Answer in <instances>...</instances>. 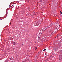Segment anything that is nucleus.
<instances>
[{"mask_svg":"<svg viewBox=\"0 0 62 62\" xmlns=\"http://www.w3.org/2000/svg\"><path fill=\"white\" fill-rule=\"evenodd\" d=\"M45 61H46V62H47V61L46 60Z\"/></svg>","mask_w":62,"mask_h":62,"instance_id":"obj_8","label":"nucleus"},{"mask_svg":"<svg viewBox=\"0 0 62 62\" xmlns=\"http://www.w3.org/2000/svg\"><path fill=\"white\" fill-rule=\"evenodd\" d=\"M32 15L33 16L35 15V12H33L32 13Z\"/></svg>","mask_w":62,"mask_h":62,"instance_id":"obj_2","label":"nucleus"},{"mask_svg":"<svg viewBox=\"0 0 62 62\" xmlns=\"http://www.w3.org/2000/svg\"><path fill=\"white\" fill-rule=\"evenodd\" d=\"M60 12L61 14H62V12H61V11H60Z\"/></svg>","mask_w":62,"mask_h":62,"instance_id":"obj_7","label":"nucleus"},{"mask_svg":"<svg viewBox=\"0 0 62 62\" xmlns=\"http://www.w3.org/2000/svg\"><path fill=\"white\" fill-rule=\"evenodd\" d=\"M46 51V49H45L43 51Z\"/></svg>","mask_w":62,"mask_h":62,"instance_id":"obj_6","label":"nucleus"},{"mask_svg":"<svg viewBox=\"0 0 62 62\" xmlns=\"http://www.w3.org/2000/svg\"><path fill=\"white\" fill-rule=\"evenodd\" d=\"M61 51H62V50Z\"/></svg>","mask_w":62,"mask_h":62,"instance_id":"obj_11","label":"nucleus"},{"mask_svg":"<svg viewBox=\"0 0 62 62\" xmlns=\"http://www.w3.org/2000/svg\"><path fill=\"white\" fill-rule=\"evenodd\" d=\"M59 57H60V56H59Z\"/></svg>","mask_w":62,"mask_h":62,"instance_id":"obj_10","label":"nucleus"},{"mask_svg":"<svg viewBox=\"0 0 62 62\" xmlns=\"http://www.w3.org/2000/svg\"><path fill=\"white\" fill-rule=\"evenodd\" d=\"M38 49V47H36L35 48V50H36V49Z\"/></svg>","mask_w":62,"mask_h":62,"instance_id":"obj_5","label":"nucleus"},{"mask_svg":"<svg viewBox=\"0 0 62 62\" xmlns=\"http://www.w3.org/2000/svg\"><path fill=\"white\" fill-rule=\"evenodd\" d=\"M38 23L37 22L35 24V26H38V25H39V24H38Z\"/></svg>","mask_w":62,"mask_h":62,"instance_id":"obj_1","label":"nucleus"},{"mask_svg":"<svg viewBox=\"0 0 62 62\" xmlns=\"http://www.w3.org/2000/svg\"><path fill=\"white\" fill-rule=\"evenodd\" d=\"M53 49L54 50H56V49L55 48H53Z\"/></svg>","mask_w":62,"mask_h":62,"instance_id":"obj_3","label":"nucleus"},{"mask_svg":"<svg viewBox=\"0 0 62 62\" xmlns=\"http://www.w3.org/2000/svg\"><path fill=\"white\" fill-rule=\"evenodd\" d=\"M12 59H13L12 58V57L11 58H10V60H12Z\"/></svg>","mask_w":62,"mask_h":62,"instance_id":"obj_4","label":"nucleus"},{"mask_svg":"<svg viewBox=\"0 0 62 62\" xmlns=\"http://www.w3.org/2000/svg\"><path fill=\"white\" fill-rule=\"evenodd\" d=\"M59 26H60V25H59Z\"/></svg>","mask_w":62,"mask_h":62,"instance_id":"obj_9","label":"nucleus"}]
</instances>
